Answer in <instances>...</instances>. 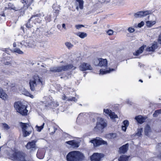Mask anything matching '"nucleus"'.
Instances as JSON below:
<instances>
[{
  "label": "nucleus",
  "mask_w": 161,
  "mask_h": 161,
  "mask_svg": "<svg viewBox=\"0 0 161 161\" xmlns=\"http://www.w3.org/2000/svg\"><path fill=\"white\" fill-rule=\"evenodd\" d=\"M146 24L147 26L150 27L155 24V22L148 21L146 22Z\"/></svg>",
  "instance_id": "obj_38"
},
{
  "label": "nucleus",
  "mask_w": 161,
  "mask_h": 161,
  "mask_svg": "<svg viewBox=\"0 0 161 161\" xmlns=\"http://www.w3.org/2000/svg\"><path fill=\"white\" fill-rule=\"evenodd\" d=\"M45 19L48 22L51 20V16L50 14H47L45 17Z\"/></svg>",
  "instance_id": "obj_45"
},
{
  "label": "nucleus",
  "mask_w": 161,
  "mask_h": 161,
  "mask_svg": "<svg viewBox=\"0 0 161 161\" xmlns=\"http://www.w3.org/2000/svg\"><path fill=\"white\" fill-rule=\"evenodd\" d=\"M14 52L17 53L19 54H23L24 53L23 51L20 50V49L17 48L14 49Z\"/></svg>",
  "instance_id": "obj_39"
},
{
  "label": "nucleus",
  "mask_w": 161,
  "mask_h": 161,
  "mask_svg": "<svg viewBox=\"0 0 161 161\" xmlns=\"http://www.w3.org/2000/svg\"><path fill=\"white\" fill-rule=\"evenodd\" d=\"M145 47L144 45L141 46L139 48V50H137L135 52L133 53V55L135 56H138L142 53Z\"/></svg>",
  "instance_id": "obj_21"
},
{
  "label": "nucleus",
  "mask_w": 161,
  "mask_h": 161,
  "mask_svg": "<svg viewBox=\"0 0 161 161\" xmlns=\"http://www.w3.org/2000/svg\"><path fill=\"white\" fill-rule=\"evenodd\" d=\"M3 128L6 130H8L10 128L9 126L6 123H3Z\"/></svg>",
  "instance_id": "obj_46"
},
{
  "label": "nucleus",
  "mask_w": 161,
  "mask_h": 161,
  "mask_svg": "<svg viewBox=\"0 0 161 161\" xmlns=\"http://www.w3.org/2000/svg\"><path fill=\"white\" fill-rule=\"evenodd\" d=\"M42 66L43 67V68L41 69L42 70L41 72L42 74H44L47 72V69L45 67H44V66L42 65Z\"/></svg>",
  "instance_id": "obj_43"
},
{
  "label": "nucleus",
  "mask_w": 161,
  "mask_h": 161,
  "mask_svg": "<svg viewBox=\"0 0 161 161\" xmlns=\"http://www.w3.org/2000/svg\"><path fill=\"white\" fill-rule=\"evenodd\" d=\"M151 11L149 10L139 11L135 13L134 16L136 18L142 17L151 14Z\"/></svg>",
  "instance_id": "obj_9"
},
{
  "label": "nucleus",
  "mask_w": 161,
  "mask_h": 161,
  "mask_svg": "<svg viewBox=\"0 0 161 161\" xmlns=\"http://www.w3.org/2000/svg\"><path fill=\"white\" fill-rule=\"evenodd\" d=\"M104 112L107 114H108L110 117L111 119H114L117 117V115L115 114L114 112H112L111 110L108 109H104Z\"/></svg>",
  "instance_id": "obj_14"
},
{
  "label": "nucleus",
  "mask_w": 161,
  "mask_h": 161,
  "mask_svg": "<svg viewBox=\"0 0 161 161\" xmlns=\"http://www.w3.org/2000/svg\"><path fill=\"white\" fill-rule=\"evenodd\" d=\"M46 100L43 102H40V104L43 106H44L45 108H54L59 106V104L58 102H53L52 97H47Z\"/></svg>",
  "instance_id": "obj_3"
},
{
  "label": "nucleus",
  "mask_w": 161,
  "mask_h": 161,
  "mask_svg": "<svg viewBox=\"0 0 161 161\" xmlns=\"http://www.w3.org/2000/svg\"><path fill=\"white\" fill-rule=\"evenodd\" d=\"M156 149L159 153L158 155V157L161 159V142L158 143L156 145Z\"/></svg>",
  "instance_id": "obj_22"
},
{
  "label": "nucleus",
  "mask_w": 161,
  "mask_h": 161,
  "mask_svg": "<svg viewBox=\"0 0 161 161\" xmlns=\"http://www.w3.org/2000/svg\"><path fill=\"white\" fill-rule=\"evenodd\" d=\"M53 130H54V131H53V132H51L50 133V134H51V135H52L55 132L56 130H57V128H55V127H53Z\"/></svg>",
  "instance_id": "obj_56"
},
{
  "label": "nucleus",
  "mask_w": 161,
  "mask_h": 161,
  "mask_svg": "<svg viewBox=\"0 0 161 161\" xmlns=\"http://www.w3.org/2000/svg\"><path fill=\"white\" fill-rule=\"evenodd\" d=\"M157 48L156 44H153L152 46L147 48L146 50L147 51H154Z\"/></svg>",
  "instance_id": "obj_25"
},
{
  "label": "nucleus",
  "mask_w": 161,
  "mask_h": 161,
  "mask_svg": "<svg viewBox=\"0 0 161 161\" xmlns=\"http://www.w3.org/2000/svg\"><path fill=\"white\" fill-rule=\"evenodd\" d=\"M123 123L124 124V126H126L127 127H128L129 125V121L127 120H124Z\"/></svg>",
  "instance_id": "obj_47"
},
{
  "label": "nucleus",
  "mask_w": 161,
  "mask_h": 161,
  "mask_svg": "<svg viewBox=\"0 0 161 161\" xmlns=\"http://www.w3.org/2000/svg\"><path fill=\"white\" fill-rule=\"evenodd\" d=\"M158 41L159 43L161 44V33L159 35L158 37Z\"/></svg>",
  "instance_id": "obj_55"
},
{
  "label": "nucleus",
  "mask_w": 161,
  "mask_h": 161,
  "mask_svg": "<svg viewBox=\"0 0 161 161\" xmlns=\"http://www.w3.org/2000/svg\"><path fill=\"white\" fill-rule=\"evenodd\" d=\"M22 43L23 46H24L25 47H32V45L27 42V40L26 41L25 40L22 41Z\"/></svg>",
  "instance_id": "obj_30"
},
{
  "label": "nucleus",
  "mask_w": 161,
  "mask_h": 161,
  "mask_svg": "<svg viewBox=\"0 0 161 161\" xmlns=\"http://www.w3.org/2000/svg\"><path fill=\"white\" fill-rule=\"evenodd\" d=\"M65 45L68 49H70L73 47V45L69 42H66L65 43Z\"/></svg>",
  "instance_id": "obj_36"
},
{
  "label": "nucleus",
  "mask_w": 161,
  "mask_h": 161,
  "mask_svg": "<svg viewBox=\"0 0 161 161\" xmlns=\"http://www.w3.org/2000/svg\"><path fill=\"white\" fill-rule=\"evenodd\" d=\"M41 14L40 13L37 14H36L32 15L29 19V20H31L33 21L35 24L36 23H39L41 21Z\"/></svg>",
  "instance_id": "obj_11"
},
{
  "label": "nucleus",
  "mask_w": 161,
  "mask_h": 161,
  "mask_svg": "<svg viewBox=\"0 0 161 161\" xmlns=\"http://www.w3.org/2000/svg\"><path fill=\"white\" fill-rule=\"evenodd\" d=\"M20 124H21V127L23 136L26 137L29 136L31 132V131L29 130V129H31V127L27 123H23L21 122Z\"/></svg>",
  "instance_id": "obj_7"
},
{
  "label": "nucleus",
  "mask_w": 161,
  "mask_h": 161,
  "mask_svg": "<svg viewBox=\"0 0 161 161\" xmlns=\"http://www.w3.org/2000/svg\"><path fill=\"white\" fill-rule=\"evenodd\" d=\"M127 127V126H122V129L123 130L125 131L126 130Z\"/></svg>",
  "instance_id": "obj_57"
},
{
  "label": "nucleus",
  "mask_w": 161,
  "mask_h": 161,
  "mask_svg": "<svg viewBox=\"0 0 161 161\" xmlns=\"http://www.w3.org/2000/svg\"><path fill=\"white\" fill-rule=\"evenodd\" d=\"M44 125L45 123H43L40 126H38L37 125H36V129L39 132L41 131L42 130L43 128Z\"/></svg>",
  "instance_id": "obj_35"
},
{
  "label": "nucleus",
  "mask_w": 161,
  "mask_h": 161,
  "mask_svg": "<svg viewBox=\"0 0 161 161\" xmlns=\"http://www.w3.org/2000/svg\"><path fill=\"white\" fill-rule=\"evenodd\" d=\"M147 119V117L146 116H142L141 115L136 116L135 117V119L140 124H142Z\"/></svg>",
  "instance_id": "obj_15"
},
{
  "label": "nucleus",
  "mask_w": 161,
  "mask_h": 161,
  "mask_svg": "<svg viewBox=\"0 0 161 161\" xmlns=\"http://www.w3.org/2000/svg\"><path fill=\"white\" fill-rule=\"evenodd\" d=\"M129 146V144L127 143L121 147L119 148V153L124 154L126 153L128 149Z\"/></svg>",
  "instance_id": "obj_17"
},
{
  "label": "nucleus",
  "mask_w": 161,
  "mask_h": 161,
  "mask_svg": "<svg viewBox=\"0 0 161 161\" xmlns=\"http://www.w3.org/2000/svg\"><path fill=\"white\" fill-rule=\"evenodd\" d=\"M130 156L125 155L121 156L118 158L119 161H128V159Z\"/></svg>",
  "instance_id": "obj_24"
},
{
  "label": "nucleus",
  "mask_w": 161,
  "mask_h": 161,
  "mask_svg": "<svg viewBox=\"0 0 161 161\" xmlns=\"http://www.w3.org/2000/svg\"><path fill=\"white\" fill-rule=\"evenodd\" d=\"M79 68L82 71H84L87 70H91L92 69V67L89 64L85 63L81 64L79 66Z\"/></svg>",
  "instance_id": "obj_10"
},
{
  "label": "nucleus",
  "mask_w": 161,
  "mask_h": 161,
  "mask_svg": "<svg viewBox=\"0 0 161 161\" xmlns=\"http://www.w3.org/2000/svg\"><path fill=\"white\" fill-rule=\"evenodd\" d=\"M16 8L15 7L14 5L11 3H9L8 4V9H13L15 11H18V10L16 9Z\"/></svg>",
  "instance_id": "obj_32"
},
{
  "label": "nucleus",
  "mask_w": 161,
  "mask_h": 161,
  "mask_svg": "<svg viewBox=\"0 0 161 161\" xmlns=\"http://www.w3.org/2000/svg\"><path fill=\"white\" fill-rule=\"evenodd\" d=\"M23 94L27 96L30 97L31 98H33V96L31 95L28 91L25 90L23 91Z\"/></svg>",
  "instance_id": "obj_34"
},
{
  "label": "nucleus",
  "mask_w": 161,
  "mask_h": 161,
  "mask_svg": "<svg viewBox=\"0 0 161 161\" xmlns=\"http://www.w3.org/2000/svg\"><path fill=\"white\" fill-rule=\"evenodd\" d=\"M78 3L79 8L81 9L83 8L84 1L83 0H76Z\"/></svg>",
  "instance_id": "obj_31"
},
{
  "label": "nucleus",
  "mask_w": 161,
  "mask_h": 161,
  "mask_svg": "<svg viewBox=\"0 0 161 161\" xmlns=\"http://www.w3.org/2000/svg\"><path fill=\"white\" fill-rule=\"evenodd\" d=\"M37 157L39 159H42L44 157L43 154L42 152L40 150H38L36 154Z\"/></svg>",
  "instance_id": "obj_29"
},
{
  "label": "nucleus",
  "mask_w": 161,
  "mask_h": 161,
  "mask_svg": "<svg viewBox=\"0 0 161 161\" xmlns=\"http://www.w3.org/2000/svg\"><path fill=\"white\" fill-rule=\"evenodd\" d=\"M72 69H75V67H74L72 64H69L65 66L51 68L50 71L53 72H62V71H66Z\"/></svg>",
  "instance_id": "obj_5"
},
{
  "label": "nucleus",
  "mask_w": 161,
  "mask_h": 161,
  "mask_svg": "<svg viewBox=\"0 0 161 161\" xmlns=\"http://www.w3.org/2000/svg\"><path fill=\"white\" fill-rule=\"evenodd\" d=\"M103 157L101 153H95L91 157V161H100L101 158Z\"/></svg>",
  "instance_id": "obj_12"
},
{
  "label": "nucleus",
  "mask_w": 161,
  "mask_h": 161,
  "mask_svg": "<svg viewBox=\"0 0 161 161\" xmlns=\"http://www.w3.org/2000/svg\"><path fill=\"white\" fill-rule=\"evenodd\" d=\"M17 44H16V43L14 42V43L13 44V46L14 47H16Z\"/></svg>",
  "instance_id": "obj_63"
},
{
  "label": "nucleus",
  "mask_w": 161,
  "mask_h": 161,
  "mask_svg": "<svg viewBox=\"0 0 161 161\" xmlns=\"http://www.w3.org/2000/svg\"><path fill=\"white\" fill-rule=\"evenodd\" d=\"M115 70L114 69H109V70H103V69H100V74L104 75L108 73H110L112 71H114Z\"/></svg>",
  "instance_id": "obj_23"
},
{
  "label": "nucleus",
  "mask_w": 161,
  "mask_h": 161,
  "mask_svg": "<svg viewBox=\"0 0 161 161\" xmlns=\"http://www.w3.org/2000/svg\"><path fill=\"white\" fill-rule=\"evenodd\" d=\"M31 20H29V19L28 22L26 23L25 25L26 26L27 28H31L33 27V25L32 24H30V21Z\"/></svg>",
  "instance_id": "obj_42"
},
{
  "label": "nucleus",
  "mask_w": 161,
  "mask_h": 161,
  "mask_svg": "<svg viewBox=\"0 0 161 161\" xmlns=\"http://www.w3.org/2000/svg\"><path fill=\"white\" fill-rule=\"evenodd\" d=\"M156 112L158 113V114H161V109H158L156 110Z\"/></svg>",
  "instance_id": "obj_61"
},
{
  "label": "nucleus",
  "mask_w": 161,
  "mask_h": 161,
  "mask_svg": "<svg viewBox=\"0 0 161 161\" xmlns=\"http://www.w3.org/2000/svg\"><path fill=\"white\" fill-rule=\"evenodd\" d=\"M3 51H5L6 53L8 54H9L10 53V52H9V50L8 49L4 48L3 50Z\"/></svg>",
  "instance_id": "obj_53"
},
{
  "label": "nucleus",
  "mask_w": 161,
  "mask_h": 161,
  "mask_svg": "<svg viewBox=\"0 0 161 161\" xmlns=\"http://www.w3.org/2000/svg\"><path fill=\"white\" fill-rule=\"evenodd\" d=\"M100 58L95 59L93 60V64L95 66H99V64L100 63Z\"/></svg>",
  "instance_id": "obj_37"
},
{
  "label": "nucleus",
  "mask_w": 161,
  "mask_h": 161,
  "mask_svg": "<svg viewBox=\"0 0 161 161\" xmlns=\"http://www.w3.org/2000/svg\"><path fill=\"white\" fill-rule=\"evenodd\" d=\"M126 102L128 104H129L130 105H131L132 104V102L131 101H130L129 99H128L127 100Z\"/></svg>",
  "instance_id": "obj_59"
},
{
  "label": "nucleus",
  "mask_w": 161,
  "mask_h": 161,
  "mask_svg": "<svg viewBox=\"0 0 161 161\" xmlns=\"http://www.w3.org/2000/svg\"><path fill=\"white\" fill-rule=\"evenodd\" d=\"M18 46H19V47H23V44H22V41L20 42H18V44H17Z\"/></svg>",
  "instance_id": "obj_58"
},
{
  "label": "nucleus",
  "mask_w": 161,
  "mask_h": 161,
  "mask_svg": "<svg viewBox=\"0 0 161 161\" xmlns=\"http://www.w3.org/2000/svg\"><path fill=\"white\" fill-rule=\"evenodd\" d=\"M68 100L69 101H74L75 102H76L77 100V99L74 97H70L69 98Z\"/></svg>",
  "instance_id": "obj_41"
},
{
  "label": "nucleus",
  "mask_w": 161,
  "mask_h": 161,
  "mask_svg": "<svg viewBox=\"0 0 161 161\" xmlns=\"http://www.w3.org/2000/svg\"><path fill=\"white\" fill-rule=\"evenodd\" d=\"M158 113L156 112V110L155 111V112L153 114V116L154 117H156L158 116Z\"/></svg>",
  "instance_id": "obj_54"
},
{
  "label": "nucleus",
  "mask_w": 161,
  "mask_h": 161,
  "mask_svg": "<svg viewBox=\"0 0 161 161\" xmlns=\"http://www.w3.org/2000/svg\"><path fill=\"white\" fill-rule=\"evenodd\" d=\"M116 136V134L115 133H110L107 135V137L109 139H112L115 138Z\"/></svg>",
  "instance_id": "obj_33"
},
{
  "label": "nucleus",
  "mask_w": 161,
  "mask_h": 161,
  "mask_svg": "<svg viewBox=\"0 0 161 161\" xmlns=\"http://www.w3.org/2000/svg\"><path fill=\"white\" fill-rule=\"evenodd\" d=\"M82 113H80V114L79 115H78V118H80V116H81L82 115Z\"/></svg>",
  "instance_id": "obj_64"
},
{
  "label": "nucleus",
  "mask_w": 161,
  "mask_h": 161,
  "mask_svg": "<svg viewBox=\"0 0 161 161\" xmlns=\"http://www.w3.org/2000/svg\"><path fill=\"white\" fill-rule=\"evenodd\" d=\"M75 27L77 29L79 30L82 27H84V25H75Z\"/></svg>",
  "instance_id": "obj_48"
},
{
  "label": "nucleus",
  "mask_w": 161,
  "mask_h": 161,
  "mask_svg": "<svg viewBox=\"0 0 161 161\" xmlns=\"http://www.w3.org/2000/svg\"><path fill=\"white\" fill-rule=\"evenodd\" d=\"M14 108L17 110V111L23 115L27 114L28 110L26 107L23 105L21 102H15L14 105Z\"/></svg>",
  "instance_id": "obj_4"
},
{
  "label": "nucleus",
  "mask_w": 161,
  "mask_h": 161,
  "mask_svg": "<svg viewBox=\"0 0 161 161\" xmlns=\"http://www.w3.org/2000/svg\"><path fill=\"white\" fill-rule=\"evenodd\" d=\"M44 84L43 79L37 75H34L29 81L30 88L32 91H35L38 87H42Z\"/></svg>",
  "instance_id": "obj_1"
},
{
  "label": "nucleus",
  "mask_w": 161,
  "mask_h": 161,
  "mask_svg": "<svg viewBox=\"0 0 161 161\" xmlns=\"http://www.w3.org/2000/svg\"><path fill=\"white\" fill-rule=\"evenodd\" d=\"M113 32L114 31L113 30H109L107 31V33L108 35L110 36L113 34Z\"/></svg>",
  "instance_id": "obj_49"
},
{
  "label": "nucleus",
  "mask_w": 161,
  "mask_h": 161,
  "mask_svg": "<svg viewBox=\"0 0 161 161\" xmlns=\"http://www.w3.org/2000/svg\"><path fill=\"white\" fill-rule=\"evenodd\" d=\"M107 125V123L104 119L99 118L98 119L96 125L95 127V130H101L105 127Z\"/></svg>",
  "instance_id": "obj_6"
},
{
  "label": "nucleus",
  "mask_w": 161,
  "mask_h": 161,
  "mask_svg": "<svg viewBox=\"0 0 161 161\" xmlns=\"http://www.w3.org/2000/svg\"><path fill=\"white\" fill-rule=\"evenodd\" d=\"M62 98L64 100L68 101V99L69 98H68L64 94L62 96Z\"/></svg>",
  "instance_id": "obj_50"
},
{
  "label": "nucleus",
  "mask_w": 161,
  "mask_h": 161,
  "mask_svg": "<svg viewBox=\"0 0 161 161\" xmlns=\"http://www.w3.org/2000/svg\"><path fill=\"white\" fill-rule=\"evenodd\" d=\"M142 128L138 129L137 132L136 133L135 135L139 136H140L142 135Z\"/></svg>",
  "instance_id": "obj_40"
},
{
  "label": "nucleus",
  "mask_w": 161,
  "mask_h": 161,
  "mask_svg": "<svg viewBox=\"0 0 161 161\" xmlns=\"http://www.w3.org/2000/svg\"><path fill=\"white\" fill-rule=\"evenodd\" d=\"M151 129L150 126L148 125H147L145 128L144 132L145 135L148 136V133L150 131Z\"/></svg>",
  "instance_id": "obj_28"
},
{
  "label": "nucleus",
  "mask_w": 161,
  "mask_h": 161,
  "mask_svg": "<svg viewBox=\"0 0 161 161\" xmlns=\"http://www.w3.org/2000/svg\"><path fill=\"white\" fill-rule=\"evenodd\" d=\"M5 55V53H3V64L5 65H11L12 64V62L10 60V58L9 57H4Z\"/></svg>",
  "instance_id": "obj_16"
},
{
  "label": "nucleus",
  "mask_w": 161,
  "mask_h": 161,
  "mask_svg": "<svg viewBox=\"0 0 161 161\" xmlns=\"http://www.w3.org/2000/svg\"><path fill=\"white\" fill-rule=\"evenodd\" d=\"M0 97L3 100H5L8 99V96L7 94L4 92L3 90L0 87Z\"/></svg>",
  "instance_id": "obj_20"
},
{
  "label": "nucleus",
  "mask_w": 161,
  "mask_h": 161,
  "mask_svg": "<svg viewBox=\"0 0 161 161\" xmlns=\"http://www.w3.org/2000/svg\"><path fill=\"white\" fill-rule=\"evenodd\" d=\"M90 142L93 144L94 146H98L101 145H107L106 142L103 140L102 139L99 137H96V139L92 140Z\"/></svg>",
  "instance_id": "obj_8"
},
{
  "label": "nucleus",
  "mask_w": 161,
  "mask_h": 161,
  "mask_svg": "<svg viewBox=\"0 0 161 161\" xmlns=\"http://www.w3.org/2000/svg\"><path fill=\"white\" fill-rule=\"evenodd\" d=\"M108 62L106 59L100 58L99 66L104 68H106L107 67Z\"/></svg>",
  "instance_id": "obj_18"
},
{
  "label": "nucleus",
  "mask_w": 161,
  "mask_h": 161,
  "mask_svg": "<svg viewBox=\"0 0 161 161\" xmlns=\"http://www.w3.org/2000/svg\"><path fill=\"white\" fill-rule=\"evenodd\" d=\"M26 148L31 151H34L36 149V142L33 141L28 142L26 146Z\"/></svg>",
  "instance_id": "obj_13"
},
{
  "label": "nucleus",
  "mask_w": 161,
  "mask_h": 161,
  "mask_svg": "<svg viewBox=\"0 0 161 161\" xmlns=\"http://www.w3.org/2000/svg\"><path fill=\"white\" fill-rule=\"evenodd\" d=\"M128 31L132 33L134 32V31H135V30L134 28L130 27L128 29Z\"/></svg>",
  "instance_id": "obj_51"
},
{
  "label": "nucleus",
  "mask_w": 161,
  "mask_h": 161,
  "mask_svg": "<svg viewBox=\"0 0 161 161\" xmlns=\"http://www.w3.org/2000/svg\"><path fill=\"white\" fill-rule=\"evenodd\" d=\"M21 2L23 4H25V5L27 4H28L30 2H31L30 0H20Z\"/></svg>",
  "instance_id": "obj_44"
},
{
  "label": "nucleus",
  "mask_w": 161,
  "mask_h": 161,
  "mask_svg": "<svg viewBox=\"0 0 161 161\" xmlns=\"http://www.w3.org/2000/svg\"><path fill=\"white\" fill-rule=\"evenodd\" d=\"M76 35L81 38H84L87 36V34L84 32H78L76 33Z\"/></svg>",
  "instance_id": "obj_26"
},
{
  "label": "nucleus",
  "mask_w": 161,
  "mask_h": 161,
  "mask_svg": "<svg viewBox=\"0 0 161 161\" xmlns=\"http://www.w3.org/2000/svg\"><path fill=\"white\" fill-rule=\"evenodd\" d=\"M34 0H30L31 2H30L28 4H24L23 6V8L24 9H26L28 8H30L31 9H32L31 7H30L31 5L32 4V3H33Z\"/></svg>",
  "instance_id": "obj_27"
},
{
  "label": "nucleus",
  "mask_w": 161,
  "mask_h": 161,
  "mask_svg": "<svg viewBox=\"0 0 161 161\" xmlns=\"http://www.w3.org/2000/svg\"><path fill=\"white\" fill-rule=\"evenodd\" d=\"M84 154L79 151L69 152L66 156L67 161H82L84 158Z\"/></svg>",
  "instance_id": "obj_2"
},
{
  "label": "nucleus",
  "mask_w": 161,
  "mask_h": 161,
  "mask_svg": "<svg viewBox=\"0 0 161 161\" xmlns=\"http://www.w3.org/2000/svg\"><path fill=\"white\" fill-rule=\"evenodd\" d=\"M65 143L71 145L73 147H79L78 142L75 140L67 141Z\"/></svg>",
  "instance_id": "obj_19"
},
{
  "label": "nucleus",
  "mask_w": 161,
  "mask_h": 161,
  "mask_svg": "<svg viewBox=\"0 0 161 161\" xmlns=\"http://www.w3.org/2000/svg\"><path fill=\"white\" fill-rule=\"evenodd\" d=\"M144 22L143 21L141 22L140 23H139L138 25V26L139 27H141L144 25Z\"/></svg>",
  "instance_id": "obj_52"
},
{
  "label": "nucleus",
  "mask_w": 161,
  "mask_h": 161,
  "mask_svg": "<svg viewBox=\"0 0 161 161\" xmlns=\"http://www.w3.org/2000/svg\"><path fill=\"white\" fill-rule=\"evenodd\" d=\"M110 1V0H102V3H104V2H109Z\"/></svg>",
  "instance_id": "obj_60"
},
{
  "label": "nucleus",
  "mask_w": 161,
  "mask_h": 161,
  "mask_svg": "<svg viewBox=\"0 0 161 161\" xmlns=\"http://www.w3.org/2000/svg\"><path fill=\"white\" fill-rule=\"evenodd\" d=\"M62 27L63 28H64V29H65V25L64 24H62Z\"/></svg>",
  "instance_id": "obj_62"
}]
</instances>
